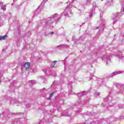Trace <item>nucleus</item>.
Returning <instances> with one entry per match:
<instances>
[{"label":"nucleus","instance_id":"obj_1","mask_svg":"<svg viewBox=\"0 0 124 124\" xmlns=\"http://www.w3.org/2000/svg\"><path fill=\"white\" fill-rule=\"evenodd\" d=\"M30 66H31V63L29 62H25L24 64V67L25 68L26 70H29V68H30Z\"/></svg>","mask_w":124,"mask_h":124},{"label":"nucleus","instance_id":"obj_2","mask_svg":"<svg viewBox=\"0 0 124 124\" xmlns=\"http://www.w3.org/2000/svg\"><path fill=\"white\" fill-rule=\"evenodd\" d=\"M7 37L8 36L6 35H5L4 36H0V40H4L5 39H6Z\"/></svg>","mask_w":124,"mask_h":124},{"label":"nucleus","instance_id":"obj_3","mask_svg":"<svg viewBox=\"0 0 124 124\" xmlns=\"http://www.w3.org/2000/svg\"><path fill=\"white\" fill-rule=\"evenodd\" d=\"M56 62H57V61H53L52 63H51V67H54L55 66V64H56Z\"/></svg>","mask_w":124,"mask_h":124},{"label":"nucleus","instance_id":"obj_4","mask_svg":"<svg viewBox=\"0 0 124 124\" xmlns=\"http://www.w3.org/2000/svg\"><path fill=\"white\" fill-rule=\"evenodd\" d=\"M54 95V93H51L50 94H49V97L50 98H51V97H52V95Z\"/></svg>","mask_w":124,"mask_h":124},{"label":"nucleus","instance_id":"obj_5","mask_svg":"<svg viewBox=\"0 0 124 124\" xmlns=\"http://www.w3.org/2000/svg\"><path fill=\"white\" fill-rule=\"evenodd\" d=\"M53 33H54V32H50V34H53Z\"/></svg>","mask_w":124,"mask_h":124}]
</instances>
